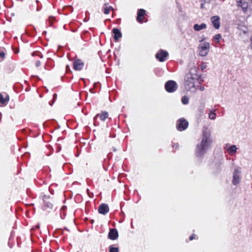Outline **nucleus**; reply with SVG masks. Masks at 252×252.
I'll list each match as a JSON object with an SVG mask.
<instances>
[{"mask_svg": "<svg viewBox=\"0 0 252 252\" xmlns=\"http://www.w3.org/2000/svg\"><path fill=\"white\" fill-rule=\"evenodd\" d=\"M179 145L177 144H174L173 145V147L174 148L175 147L176 149H177Z\"/></svg>", "mask_w": 252, "mask_h": 252, "instance_id": "c756f323", "label": "nucleus"}, {"mask_svg": "<svg viewBox=\"0 0 252 252\" xmlns=\"http://www.w3.org/2000/svg\"><path fill=\"white\" fill-rule=\"evenodd\" d=\"M84 66V63L80 60H77L73 63V68L76 70H81Z\"/></svg>", "mask_w": 252, "mask_h": 252, "instance_id": "f8f14e48", "label": "nucleus"}, {"mask_svg": "<svg viewBox=\"0 0 252 252\" xmlns=\"http://www.w3.org/2000/svg\"><path fill=\"white\" fill-rule=\"evenodd\" d=\"M194 81L191 79L190 75H186L185 78L184 86L187 91L195 93L196 88L195 87Z\"/></svg>", "mask_w": 252, "mask_h": 252, "instance_id": "f03ea898", "label": "nucleus"}, {"mask_svg": "<svg viewBox=\"0 0 252 252\" xmlns=\"http://www.w3.org/2000/svg\"><path fill=\"white\" fill-rule=\"evenodd\" d=\"M195 235L194 234H192V235H191L189 237V240H192L193 239H194L195 238Z\"/></svg>", "mask_w": 252, "mask_h": 252, "instance_id": "cd10ccee", "label": "nucleus"}, {"mask_svg": "<svg viewBox=\"0 0 252 252\" xmlns=\"http://www.w3.org/2000/svg\"><path fill=\"white\" fill-rule=\"evenodd\" d=\"M8 98L9 99V96L7 95L5 99H8Z\"/></svg>", "mask_w": 252, "mask_h": 252, "instance_id": "ea45409f", "label": "nucleus"}, {"mask_svg": "<svg viewBox=\"0 0 252 252\" xmlns=\"http://www.w3.org/2000/svg\"><path fill=\"white\" fill-rule=\"evenodd\" d=\"M243 28L244 29H243V30L244 32H246V30L247 29V28L245 27H243Z\"/></svg>", "mask_w": 252, "mask_h": 252, "instance_id": "72a5a7b5", "label": "nucleus"}, {"mask_svg": "<svg viewBox=\"0 0 252 252\" xmlns=\"http://www.w3.org/2000/svg\"><path fill=\"white\" fill-rule=\"evenodd\" d=\"M97 117H99L101 120L104 121L108 117V113L106 111H103L100 114H97L94 118V120L96 121Z\"/></svg>", "mask_w": 252, "mask_h": 252, "instance_id": "2eb2a0df", "label": "nucleus"}, {"mask_svg": "<svg viewBox=\"0 0 252 252\" xmlns=\"http://www.w3.org/2000/svg\"><path fill=\"white\" fill-rule=\"evenodd\" d=\"M53 103V102H51V103H49V104H50V105H52Z\"/></svg>", "mask_w": 252, "mask_h": 252, "instance_id": "37998d69", "label": "nucleus"}, {"mask_svg": "<svg viewBox=\"0 0 252 252\" xmlns=\"http://www.w3.org/2000/svg\"><path fill=\"white\" fill-rule=\"evenodd\" d=\"M206 24L205 23H202L200 25L196 24L193 26V28L194 30L196 31H200L203 29H205V28H206Z\"/></svg>", "mask_w": 252, "mask_h": 252, "instance_id": "dca6fc26", "label": "nucleus"}, {"mask_svg": "<svg viewBox=\"0 0 252 252\" xmlns=\"http://www.w3.org/2000/svg\"><path fill=\"white\" fill-rule=\"evenodd\" d=\"M237 6H241L243 9H247V3L243 1V0H239V1H237Z\"/></svg>", "mask_w": 252, "mask_h": 252, "instance_id": "6ab92c4d", "label": "nucleus"}, {"mask_svg": "<svg viewBox=\"0 0 252 252\" xmlns=\"http://www.w3.org/2000/svg\"><path fill=\"white\" fill-rule=\"evenodd\" d=\"M221 38V35L220 34H217L214 37L215 41L219 42V40Z\"/></svg>", "mask_w": 252, "mask_h": 252, "instance_id": "393cba45", "label": "nucleus"}, {"mask_svg": "<svg viewBox=\"0 0 252 252\" xmlns=\"http://www.w3.org/2000/svg\"><path fill=\"white\" fill-rule=\"evenodd\" d=\"M168 56L167 51L163 50H160L156 55V58L160 62H163Z\"/></svg>", "mask_w": 252, "mask_h": 252, "instance_id": "423d86ee", "label": "nucleus"}, {"mask_svg": "<svg viewBox=\"0 0 252 252\" xmlns=\"http://www.w3.org/2000/svg\"><path fill=\"white\" fill-rule=\"evenodd\" d=\"M65 208H66V207H65V206H63V207H62V209H65Z\"/></svg>", "mask_w": 252, "mask_h": 252, "instance_id": "a19ab883", "label": "nucleus"}, {"mask_svg": "<svg viewBox=\"0 0 252 252\" xmlns=\"http://www.w3.org/2000/svg\"><path fill=\"white\" fill-rule=\"evenodd\" d=\"M38 56H39V55ZM39 56H40V58H42V55H41V56L39 55Z\"/></svg>", "mask_w": 252, "mask_h": 252, "instance_id": "c03bdc74", "label": "nucleus"}, {"mask_svg": "<svg viewBox=\"0 0 252 252\" xmlns=\"http://www.w3.org/2000/svg\"><path fill=\"white\" fill-rule=\"evenodd\" d=\"M182 102L184 104H187L189 103V98L184 96L182 98Z\"/></svg>", "mask_w": 252, "mask_h": 252, "instance_id": "4be33fe9", "label": "nucleus"}, {"mask_svg": "<svg viewBox=\"0 0 252 252\" xmlns=\"http://www.w3.org/2000/svg\"><path fill=\"white\" fill-rule=\"evenodd\" d=\"M109 211V208L108 205L105 203L100 205L98 208L99 213L102 215H106L108 213Z\"/></svg>", "mask_w": 252, "mask_h": 252, "instance_id": "6e6552de", "label": "nucleus"}, {"mask_svg": "<svg viewBox=\"0 0 252 252\" xmlns=\"http://www.w3.org/2000/svg\"><path fill=\"white\" fill-rule=\"evenodd\" d=\"M68 7L70 8L71 9V12H72L73 10H72V7L70 6H68Z\"/></svg>", "mask_w": 252, "mask_h": 252, "instance_id": "4c0bfd02", "label": "nucleus"}, {"mask_svg": "<svg viewBox=\"0 0 252 252\" xmlns=\"http://www.w3.org/2000/svg\"><path fill=\"white\" fill-rule=\"evenodd\" d=\"M107 5L108 4L106 3L104 4L105 7L104 8V13L105 14H108L110 12V10L108 8Z\"/></svg>", "mask_w": 252, "mask_h": 252, "instance_id": "b1692460", "label": "nucleus"}, {"mask_svg": "<svg viewBox=\"0 0 252 252\" xmlns=\"http://www.w3.org/2000/svg\"><path fill=\"white\" fill-rule=\"evenodd\" d=\"M5 57V54L3 52H0V58L3 59Z\"/></svg>", "mask_w": 252, "mask_h": 252, "instance_id": "a878e982", "label": "nucleus"}, {"mask_svg": "<svg viewBox=\"0 0 252 252\" xmlns=\"http://www.w3.org/2000/svg\"><path fill=\"white\" fill-rule=\"evenodd\" d=\"M108 8L109 9L110 11L111 10H114L112 6H108Z\"/></svg>", "mask_w": 252, "mask_h": 252, "instance_id": "2f4dec72", "label": "nucleus"}, {"mask_svg": "<svg viewBox=\"0 0 252 252\" xmlns=\"http://www.w3.org/2000/svg\"><path fill=\"white\" fill-rule=\"evenodd\" d=\"M212 141L210 138V134L209 132L204 131L201 142L196 147L195 154L196 157L203 156L210 148Z\"/></svg>", "mask_w": 252, "mask_h": 252, "instance_id": "f257e3e1", "label": "nucleus"}, {"mask_svg": "<svg viewBox=\"0 0 252 252\" xmlns=\"http://www.w3.org/2000/svg\"><path fill=\"white\" fill-rule=\"evenodd\" d=\"M210 48L209 43L205 42L202 45L199 46V54L201 56H205L209 52Z\"/></svg>", "mask_w": 252, "mask_h": 252, "instance_id": "39448f33", "label": "nucleus"}, {"mask_svg": "<svg viewBox=\"0 0 252 252\" xmlns=\"http://www.w3.org/2000/svg\"><path fill=\"white\" fill-rule=\"evenodd\" d=\"M220 18L218 16H214L211 18V21L213 26L216 29H219L220 27Z\"/></svg>", "mask_w": 252, "mask_h": 252, "instance_id": "9b49d317", "label": "nucleus"}, {"mask_svg": "<svg viewBox=\"0 0 252 252\" xmlns=\"http://www.w3.org/2000/svg\"><path fill=\"white\" fill-rule=\"evenodd\" d=\"M187 75H190L191 79L194 80H198L200 78V75L198 74L196 68H192L190 69L189 73Z\"/></svg>", "mask_w": 252, "mask_h": 252, "instance_id": "9d476101", "label": "nucleus"}, {"mask_svg": "<svg viewBox=\"0 0 252 252\" xmlns=\"http://www.w3.org/2000/svg\"><path fill=\"white\" fill-rule=\"evenodd\" d=\"M216 114L214 112H211L209 115V117L211 120H215Z\"/></svg>", "mask_w": 252, "mask_h": 252, "instance_id": "5701e85b", "label": "nucleus"}, {"mask_svg": "<svg viewBox=\"0 0 252 252\" xmlns=\"http://www.w3.org/2000/svg\"><path fill=\"white\" fill-rule=\"evenodd\" d=\"M241 171L238 169H236L233 173L232 184L234 185H237L240 181Z\"/></svg>", "mask_w": 252, "mask_h": 252, "instance_id": "0eeeda50", "label": "nucleus"}, {"mask_svg": "<svg viewBox=\"0 0 252 252\" xmlns=\"http://www.w3.org/2000/svg\"><path fill=\"white\" fill-rule=\"evenodd\" d=\"M41 63L39 61H37L35 63V65L36 67H38L40 65Z\"/></svg>", "mask_w": 252, "mask_h": 252, "instance_id": "bb28decb", "label": "nucleus"}, {"mask_svg": "<svg viewBox=\"0 0 252 252\" xmlns=\"http://www.w3.org/2000/svg\"><path fill=\"white\" fill-rule=\"evenodd\" d=\"M109 252H119V248H115L111 245L109 247Z\"/></svg>", "mask_w": 252, "mask_h": 252, "instance_id": "aec40b11", "label": "nucleus"}, {"mask_svg": "<svg viewBox=\"0 0 252 252\" xmlns=\"http://www.w3.org/2000/svg\"><path fill=\"white\" fill-rule=\"evenodd\" d=\"M204 7V4L203 3H201V8H203Z\"/></svg>", "mask_w": 252, "mask_h": 252, "instance_id": "e433bc0d", "label": "nucleus"}, {"mask_svg": "<svg viewBox=\"0 0 252 252\" xmlns=\"http://www.w3.org/2000/svg\"><path fill=\"white\" fill-rule=\"evenodd\" d=\"M146 14V11L143 9H139L138 10L137 20L140 23L143 22V19L141 18Z\"/></svg>", "mask_w": 252, "mask_h": 252, "instance_id": "4468645a", "label": "nucleus"}, {"mask_svg": "<svg viewBox=\"0 0 252 252\" xmlns=\"http://www.w3.org/2000/svg\"><path fill=\"white\" fill-rule=\"evenodd\" d=\"M52 208V204L49 202H45L43 206V209L47 211L48 212L50 211L49 210Z\"/></svg>", "mask_w": 252, "mask_h": 252, "instance_id": "f3484780", "label": "nucleus"}, {"mask_svg": "<svg viewBox=\"0 0 252 252\" xmlns=\"http://www.w3.org/2000/svg\"><path fill=\"white\" fill-rule=\"evenodd\" d=\"M67 67H69V66H68V65H67V66H66V68H67Z\"/></svg>", "mask_w": 252, "mask_h": 252, "instance_id": "a18cd8bd", "label": "nucleus"}, {"mask_svg": "<svg viewBox=\"0 0 252 252\" xmlns=\"http://www.w3.org/2000/svg\"><path fill=\"white\" fill-rule=\"evenodd\" d=\"M53 103V102H51V103H49V104H50V105H52Z\"/></svg>", "mask_w": 252, "mask_h": 252, "instance_id": "79ce46f5", "label": "nucleus"}, {"mask_svg": "<svg viewBox=\"0 0 252 252\" xmlns=\"http://www.w3.org/2000/svg\"><path fill=\"white\" fill-rule=\"evenodd\" d=\"M38 54L37 53H36V52H33V53H32V56H38Z\"/></svg>", "mask_w": 252, "mask_h": 252, "instance_id": "7c9ffc66", "label": "nucleus"}, {"mask_svg": "<svg viewBox=\"0 0 252 252\" xmlns=\"http://www.w3.org/2000/svg\"><path fill=\"white\" fill-rule=\"evenodd\" d=\"M53 96H54V99H56L57 95L56 94H54Z\"/></svg>", "mask_w": 252, "mask_h": 252, "instance_id": "f704fd0d", "label": "nucleus"}, {"mask_svg": "<svg viewBox=\"0 0 252 252\" xmlns=\"http://www.w3.org/2000/svg\"><path fill=\"white\" fill-rule=\"evenodd\" d=\"M112 32L114 33V38L116 41H118L119 39L122 36L121 32L117 28H114L112 30Z\"/></svg>", "mask_w": 252, "mask_h": 252, "instance_id": "ddd939ff", "label": "nucleus"}, {"mask_svg": "<svg viewBox=\"0 0 252 252\" xmlns=\"http://www.w3.org/2000/svg\"><path fill=\"white\" fill-rule=\"evenodd\" d=\"M165 88L167 92L172 93L175 92L178 88L177 83L173 80H169L166 82Z\"/></svg>", "mask_w": 252, "mask_h": 252, "instance_id": "7ed1b4c3", "label": "nucleus"}, {"mask_svg": "<svg viewBox=\"0 0 252 252\" xmlns=\"http://www.w3.org/2000/svg\"><path fill=\"white\" fill-rule=\"evenodd\" d=\"M188 121L184 118H181L177 122L176 127L178 130L183 131L188 127Z\"/></svg>", "mask_w": 252, "mask_h": 252, "instance_id": "20e7f679", "label": "nucleus"}, {"mask_svg": "<svg viewBox=\"0 0 252 252\" xmlns=\"http://www.w3.org/2000/svg\"><path fill=\"white\" fill-rule=\"evenodd\" d=\"M87 193H88V195L89 196H90V193L89 190L88 189H87Z\"/></svg>", "mask_w": 252, "mask_h": 252, "instance_id": "c9c22d12", "label": "nucleus"}, {"mask_svg": "<svg viewBox=\"0 0 252 252\" xmlns=\"http://www.w3.org/2000/svg\"><path fill=\"white\" fill-rule=\"evenodd\" d=\"M205 88L204 87H202V86H200L199 87V90L201 91H203L204 90Z\"/></svg>", "mask_w": 252, "mask_h": 252, "instance_id": "c85d7f7f", "label": "nucleus"}, {"mask_svg": "<svg viewBox=\"0 0 252 252\" xmlns=\"http://www.w3.org/2000/svg\"><path fill=\"white\" fill-rule=\"evenodd\" d=\"M118 232L116 229L111 228L108 233V238L111 240H116L118 237Z\"/></svg>", "mask_w": 252, "mask_h": 252, "instance_id": "1a4fd4ad", "label": "nucleus"}, {"mask_svg": "<svg viewBox=\"0 0 252 252\" xmlns=\"http://www.w3.org/2000/svg\"><path fill=\"white\" fill-rule=\"evenodd\" d=\"M113 150L114 151H116V149L115 148H113Z\"/></svg>", "mask_w": 252, "mask_h": 252, "instance_id": "58836bf2", "label": "nucleus"}, {"mask_svg": "<svg viewBox=\"0 0 252 252\" xmlns=\"http://www.w3.org/2000/svg\"><path fill=\"white\" fill-rule=\"evenodd\" d=\"M237 150V148L236 146L235 145H233L231 146L227 149V151L230 155H233L234 154H235Z\"/></svg>", "mask_w": 252, "mask_h": 252, "instance_id": "a211bd4d", "label": "nucleus"}, {"mask_svg": "<svg viewBox=\"0 0 252 252\" xmlns=\"http://www.w3.org/2000/svg\"><path fill=\"white\" fill-rule=\"evenodd\" d=\"M206 67V64H202V66H201V67H202V69H203L204 68H205Z\"/></svg>", "mask_w": 252, "mask_h": 252, "instance_id": "473e14b6", "label": "nucleus"}, {"mask_svg": "<svg viewBox=\"0 0 252 252\" xmlns=\"http://www.w3.org/2000/svg\"><path fill=\"white\" fill-rule=\"evenodd\" d=\"M8 101V99H4L3 95L0 94V102L1 104H4Z\"/></svg>", "mask_w": 252, "mask_h": 252, "instance_id": "412c9836", "label": "nucleus"}]
</instances>
